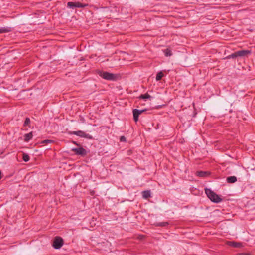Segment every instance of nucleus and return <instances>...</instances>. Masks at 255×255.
Wrapping results in <instances>:
<instances>
[{
	"label": "nucleus",
	"instance_id": "nucleus-5",
	"mask_svg": "<svg viewBox=\"0 0 255 255\" xmlns=\"http://www.w3.org/2000/svg\"><path fill=\"white\" fill-rule=\"evenodd\" d=\"M72 134L74 135H76L77 136L81 137H84L86 138L91 139L93 138L92 136L88 134L85 133L84 132L81 130H78L76 131H73L72 132Z\"/></svg>",
	"mask_w": 255,
	"mask_h": 255
},
{
	"label": "nucleus",
	"instance_id": "nucleus-8",
	"mask_svg": "<svg viewBox=\"0 0 255 255\" xmlns=\"http://www.w3.org/2000/svg\"><path fill=\"white\" fill-rule=\"evenodd\" d=\"M251 53V50H243L237 51L238 57H244L246 56Z\"/></svg>",
	"mask_w": 255,
	"mask_h": 255
},
{
	"label": "nucleus",
	"instance_id": "nucleus-16",
	"mask_svg": "<svg viewBox=\"0 0 255 255\" xmlns=\"http://www.w3.org/2000/svg\"><path fill=\"white\" fill-rule=\"evenodd\" d=\"M165 55L166 56H170L172 55V52L169 49H166L164 51Z\"/></svg>",
	"mask_w": 255,
	"mask_h": 255
},
{
	"label": "nucleus",
	"instance_id": "nucleus-17",
	"mask_svg": "<svg viewBox=\"0 0 255 255\" xmlns=\"http://www.w3.org/2000/svg\"><path fill=\"white\" fill-rule=\"evenodd\" d=\"M238 57V55H237V51L232 53V54L228 56L227 57V58L228 59H230V58H236Z\"/></svg>",
	"mask_w": 255,
	"mask_h": 255
},
{
	"label": "nucleus",
	"instance_id": "nucleus-14",
	"mask_svg": "<svg viewBox=\"0 0 255 255\" xmlns=\"http://www.w3.org/2000/svg\"><path fill=\"white\" fill-rule=\"evenodd\" d=\"M164 76V74L163 73H162V72L160 71L159 72H158L157 75H156V80L157 81H159Z\"/></svg>",
	"mask_w": 255,
	"mask_h": 255
},
{
	"label": "nucleus",
	"instance_id": "nucleus-23",
	"mask_svg": "<svg viewBox=\"0 0 255 255\" xmlns=\"http://www.w3.org/2000/svg\"><path fill=\"white\" fill-rule=\"evenodd\" d=\"M237 255H251V254L250 253H239Z\"/></svg>",
	"mask_w": 255,
	"mask_h": 255
},
{
	"label": "nucleus",
	"instance_id": "nucleus-15",
	"mask_svg": "<svg viewBox=\"0 0 255 255\" xmlns=\"http://www.w3.org/2000/svg\"><path fill=\"white\" fill-rule=\"evenodd\" d=\"M22 159L23 160L25 161V162H27L30 159V158H29V156L28 154H26V153H23V157H22Z\"/></svg>",
	"mask_w": 255,
	"mask_h": 255
},
{
	"label": "nucleus",
	"instance_id": "nucleus-4",
	"mask_svg": "<svg viewBox=\"0 0 255 255\" xmlns=\"http://www.w3.org/2000/svg\"><path fill=\"white\" fill-rule=\"evenodd\" d=\"M87 6V4H83L79 2H68L67 3V6L69 8H84Z\"/></svg>",
	"mask_w": 255,
	"mask_h": 255
},
{
	"label": "nucleus",
	"instance_id": "nucleus-22",
	"mask_svg": "<svg viewBox=\"0 0 255 255\" xmlns=\"http://www.w3.org/2000/svg\"><path fill=\"white\" fill-rule=\"evenodd\" d=\"M120 141L121 142H125L126 141V138L124 136H122L120 138Z\"/></svg>",
	"mask_w": 255,
	"mask_h": 255
},
{
	"label": "nucleus",
	"instance_id": "nucleus-18",
	"mask_svg": "<svg viewBox=\"0 0 255 255\" xmlns=\"http://www.w3.org/2000/svg\"><path fill=\"white\" fill-rule=\"evenodd\" d=\"M150 97V96L147 93L143 94V95H141L140 96V98L144 99H148Z\"/></svg>",
	"mask_w": 255,
	"mask_h": 255
},
{
	"label": "nucleus",
	"instance_id": "nucleus-3",
	"mask_svg": "<svg viewBox=\"0 0 255 255\" xmlns=\"http://www.w3.org/2000/svg\"><path fill=\"white\" fill-rule=\"evenodd\" d=\"M63 245V240L60 237L57 236L55 238L52 246L55 249H59Z\"/></svg>",
	"mask_w": 255,
	"mask_h": 255
},
{
	"label": "nucleus",
	"instance_id": "nucleus-21",
	"mask_svg": "<svg viewBox=\"0 0 255 255\" xmlns=\"http://www.w3.org/2000/svg\"><path fill=\"white\" fill-rule=\"evenodd\" d=\"M168 224V222H161L158 223V225L159 226H165Z\"/></svg>",
	"mask_w": 255,
	"mask_h": 255
},
{
	"label": "nucleus",
	"instance_id": "nucleus-7",
	"mask_svg": "<svg viewBox=\"0 0 255 255\" xmlns=\"http://www.w3.org/2000/svg\"><path fill=\"white\" fill-rule=\"evenodd\" d=\"M72 150L74 151L77 155L85 156L87 154L86 150L83 147L74 148Z\"/></svg>",
	"mask_w": 255,
	"mask_h": 255
},
{
	"label": "nucleus",
	"instance_id": "nucleus-20",
	"mask_svg": "<svg viewBox=\"0 0 255 255\" xmlns=\"http://www.w3.org/2000/svg\"><path fill=\"white\" fill-rule=\"evenodd\" d=\"M53 142V141L52 140H48V139H47V140H44L42 141L41 142V143H42V144H44V143H52Z\"/></svg>",
	"mask_w": 255,
	"mask_h": 255
},
{
	"label": "nucleus",
	"instance_id": "nucleus-1",
	"mask_svg": "<svg viewBox=\"0 0 255 255\" xmlns=\"http://www.w3.org/2000/svg\"><path fill=\"white\" fill-rule=\"evenodd\" d=\"M205 191L208 197L211 201L218 203L222 201V199L220 196L212 191L210 189L206 188Z\"/></svg>",
	"mask_w": 255,
	"mask_h": 255
},
{
	"label": "nucleus",
	"instance_id": "nucleus-9",
	"mask_svg": "<svg viewBox=\"0 0 255 255\" xmlns=\"http://www.w3.org/2000/svg\"><path fill=\"white\" fill-rule=\"evenodd\" d=\"M196 175L200 177H205L210 175V172L208 171H197L195 173Z\"/></svg>",
	"mask_w": 255,
	"mask_h": 255
},
{
	"label": "nucleus",
	"instance_id": "nucleus-10",
	"mask_svg": "<svg viewBox=\"0 0 255 255\" xmlns=\"http://www.w3.org/2000/svg\"><path fill=\"white\" fill-rule=\"evenodd\" d=\"M227 244L234 248H241L242 247L241 243L233 241H228Z\"/></svg>",
	"mask_w": 255,
	"mask_h": 255
},
{
	"label": "nucleus",
	"instance_id": "nucleus-11",
	"mask_svg": "<svg viewBox=\"0 0 255 255\" xmlns=\"http://www.w3.org/2000/svg\"><path fill=\"white\" fill-rule=\"evenodd\" d=\"M236 177L234 176H229L227 178V181L229 183H234L237 181Z\"/></svg>",
	"mask_w": 255,
	"mask_h": 255
},
{
	"label": "nucleus",
	"instance_id": "nucleus-24",
	"mask_svg": "<svg viewBox=\"0 0 255 255\" xmlns=\"http://www.w3.org/2000/svg\"><path fill=\"white\" fill-rule=\"evenodd\" d=\"M7 31L5 29H0V33H2L6 32Z\"/></svg>",
	"mask_w": 255,
	"mask_h": 255
},
{
	"label": "nucleus",
	"instance_id": "nucleus-13",
	"mask_svg": "<svg viewBox=\"0 0 255 255\" xmlns=\"http://www.w3.org/2000/svg\"><path fill=\"white\" fill-rule=\"evenodd\" d=\"M142 197L144 199H147L150 197V191L149 190L143 191L142 192Z\"/></svg>",
	"mask_w": 255,
	"mask_h": 255
},
{
	"label": "nucleus",
	"instance_id": "nucleus-25",
	"mask_svg": "<svg viewBox=\"0 0 255 255\" xmlns=\"http://www.w3.org/2000/svg\"><path fill=\"white\" fill-rule=\"evenodd\" d=\"M2 178V176H1V171L0 170V179H1Z\"/></svg>",
	"mask_w": 255,
	"mask_h": 255
},
{
	"label": "nucleus",
	"instance_id": "nucleus-2",
	"mask_svg": "<svg viewBox=\"0 0 255 255\" xmlns=\"http://www.w3.org/2000/svg\"><path fill=\"white\" fill-rule=\"evenodd\" d=\"M99 75L100 76L102 77L103 79L108 80H116V75L112 73H109L108 72H99Z\"/></svg>",
	"mask_w": 255,
	"mask_h": 255
},
{
	"label": "nucleus",
	"instance_id": "nucleus-12",
	"mask_svg": "<svg viewBox=\"0 0 255 255\" xmlns=\"http://www.w3.org/2000/svg\"><path fill=\"white\" fill-rule=\"evenodd\" d=\"M33 137V135H32V132H29L27 134H25L24 135V140L26 142H28Z\"/></svg>",
	"mask_w": 255,
	"mask_h": 255
},
{
	"label": "nucleus",
	"instance_id": "nucleus-19",
	"mask_svg": "<svg viewBox=\"0 0 255 255\" xmlns=\"http://www.w3.org/2000/svg\"><path fill=\"white\" fill-rule=\"evenodd\" d=\"M30 122V119L29 118H26L24 123V126L28 125Z\"/></svg>",
	"mask_w": 255,
	"mask_h": 255
},
{
	"label": "nucleus",
	"instance_id": "nucleus-6",
	"mask_svg": "<svg viewBox=\"0 0 255 255\" xmlns=\"http://www.w3.org/2000/svg\"><path fill=\"white\" fill-rule=\"evenodd\" d=\"M145 111L144 110H139L136 109L133 110V119L135 122L138 121L139 115Z\"/></svg>",
	"mask_w": 255,
	"mask_h": 255
}]
</instances>
